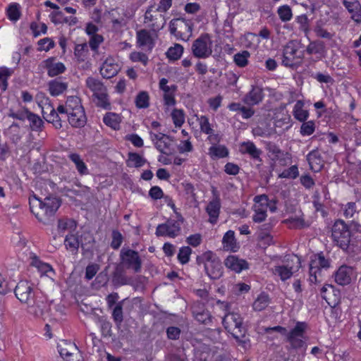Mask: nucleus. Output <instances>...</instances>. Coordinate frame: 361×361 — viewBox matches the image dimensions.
<instances>
[{"label":"nucleus","instance_id":"obj_1","mask_svg":"<svg viewBox=\"0 0 361 361\" xmlns=\"http://www.w3.org/2000/svg\"><path fill=\"white\" fill-rule=\"evenodd\" d=\"M29 204L31 212L44 224L54 216L61 205L59 200L55 197H47L44 201L34 197L29 199Z\"/></svg>","mask_w":361,"mask_h":361},{"label":"nucleus","instance_id":"obj_2","mask_svg":"<svg viewBox=\"0 0 361 361\" xmlns=\"http://www.w3.org/2000/svg\"><path fill=\"white\" fill-rule=\"evenodd\" d=\"M222 324L239 345L245 348L250 345V339L246 334L247 330L243 326V318L240 314L234 312L226 314L222 319Z\"/></svg>","mask_w":361,"mask_h":361},{"label":"nucleus","instance_id":"obj_3","mask_svg":"<svg viewBox=\"0 0 361 361\" xmlns=\"http://www.w3.org/2000/svg\"><path fill=\"white\" fill-rule=\"evenodd\" d=\"M197 264H204L207 275L213 280L220 279L224 273V267L220 259L212 251H207L196 258Z\"/></svg>","mask_w":361,"mask_h":361},{"label":"nucleus","instance_id":"obj_4","mask_svg":"<svg viewBox=\"0 0 361 361\" xmlns=\"http://www.w3.org/2000/svg\"><path fill=\"white\" fill-rule=\"evenodd\" d=\"M331 236L334 242L341 249L348 248L351 239V230L343 221L337 220L333 225Z\"/></svg>","mask_w":361,"mask_h":361},{"label":"nucleus","instance_id":"obj_5","mask_svg":"<svg viewBox=\"0 0 361 361\" xmlns=\"http://www.w3.org/2000/svg\"><path fill=\"white\" fill-rule=\"evenodd\" d=\"M284 262L286 264L275 266L273 269L274 274L280 277L283 281L290 279L300 268V259L296 255L288 256Z\"/></svg>","mask_w":361,"mask_h":361},{"label":"nucleus","instance_id":"obj_6","mask_svg":"<svg viewBox=\"0 0 361 361\" xmlns=\"http://www.w3.org/2000/svg\"><path fill=\"white\" fill-rule=\"evenodd\" d=\"M177 219H169L165 224H159L156 229L157 236L167 235L171 238L178 236L180 233V226L183 222V217L180 214H177Z\"/></svg>","mask_w":361,"mask_h":361},{"label":"nucleus","instance_id":"obj_7","mask_svg":"<svg viewBox=\"0 0 361 361\" xmlns=\"http://www.w3.org/2000/svg\"><path fill=\"white\" fill-rule=\"evenodd\" d=\"M120 259L126 269H133L135 273L141 271L142 259L137 251L123 247L120 252Z\"/></svg>","mask_w":361,"mask_h":361},{"label":"nucleus","instance_id":"obj_8","mask_svg":"<svg viewBox=\"0 0 361 361\" xmlns=\"http://www.w3.org/2000/svg\"><path fill=\"white\" fill-rule=\"evenodd\" d=\"M306 329L307 324L305 322H298L295 326L287 333L286 341L292 348H302L305 345L304 338Z\"/></svg>","mask_w":361,"mask_h":361},{"label":"nucleus","instance_id":"obj_9","mask_svg":"<svg viewBox=\"0 0 361 361\" xmlns=\"http://www.w3.org/2000/svg\"><path fill=\"white\" fill-rule=\"evenodd\" d=\"M211 44L209 35L208 34L202 35L192 44V54L198 59L209 57L212 53Z\"/></svg>","mask_w":361,"mask_h":361},{"label":"nucleus","instance_id":"obj_10","mask_svg":"<svg viewBox=\"0 0 361 361\" xmlns=\"http://www.w3.org/2000/svg\"><path fill=\"white\" fill-rule=\"evenodd\" d=\"M32 286V283L27 281H21L15 286V295L21 302L27 305L37 295L33 290Z\"/></svg>","mask_w":361,"mask_h":361},{"label":"nucleus","instance_id":"obj_11","mask_svg":"<svg viewBox=\"0 0 361 361\" xmlns=\"http://www.w3.org/2000/svg\"><path fill=\"white\" fill-rule=\"evenodd\" d=\"M254 201L253 209L255 214L252 220L255 223H261L267 216L268 197L266 195H257L255 197Z\"/></svg>","mask_w":361,"mask_h":361},{"label":"nucleus","instance_id":"obj_12","mask_svg":"<svg viewBox=\"0 0 361 361\" xmlns=\"http://www.w3.org/2000/svg\"><path fill=\"white\" fill-rule=\"evenodd\" d=\"M149 136L155 147L161 153L164 154L171 153L170 147L173 139L170 136L161 133H154L152 131L149 132Z\"/></svg>","mask_w":361,"mask_h":361},{"label":"nucleus","instance_id":"obj_13","mask_svg":"<svg viewBox=\"0 0 361 361\" xmlns=\"http://www.w3.org/2000/svg\"><path fill=\"white\" fill-rule=\"evenodd\" d=\"M330 262L326 259L322 253L314 256L310 264V281L312 283L317 281V274L320 272V268H329Z\"/></svg>","mask_w":361,"mask_h":361},{"label":"nucleus","instance_id":"obj_14","mask_svg":"<svg viewBox=\"0 0 361 361\" xmlns=\"http://www.w3.org/2000/svg\"><path fill=\"white\" fill-rule=\"evenodd\" d=\"M29 313L33 314L36 317H43L48 313L49 305L45 301L44 297L37 295L30 303L27 304Z\"/></svg>","mask_w":361,"mask_h":361},{"label":"nucleus","instance_id":"obj_15","mask_svg":"<svg viewBox=\"0 0 361 361\" xmlns=\"http://www.w3.org/2000/svg\"><path fill=\"white\" fill-rule=\"evenodd\" d=\"M154 32L142 29L137 32V43L140 47H146L147 51H152L154 47Z\"/></svg>","mask_w":361,"mask_h":361},{"label":"nucleus","instance_id":"obj_16","mask_svg":"<svg viewBox=\"0 0 361 361\" xmlns=\"http://www.w3.org/2000/svg\"><path fill=\"white\" fill-rule=\"evenodd\" d=\"M240 152L242 154H248L251 159L256 160L259 163L262 161L260 157L262 154V151L260 149H258L252 142H243L240 145ZM260 164H258L257 166L259 167Z\"/></svg>","mask_w":361,"mask_h":361},{"label":"nucleus","instance_id":"obj_17","mask_svg":"<svg viewBox=\"0 0 361 361\" xmlns=\"http://www.w3.org/2000/svg\"><path fill=\"white\" fill-rule=\"evenodd\" d=\"M119 71V66L116 63L115 59L109 57L102 63L100 68V73L104 78H111L115 76Z\"/></svg>","mask_w":361,"mask_h":361},{"label":"nucleus","instance_id":"obj_18","mask_svg":"<svg viewBox=\"0 0 361 361\" xmlns=\"http://www.w3.org/2000/svg\"><path fill=\"white\" fill-rule=\"evenodd\" d=\"M68 118L69 123L74 128H82L87 122L83 108L75 109L74 111L69 112Z\"/></svg>","mask_w":361,"mask_h":361},{"label":"nucleus","instance_id":"obj_19","mask_svg":"<svg viewBox=\"0 0 361 361\" xmlns=\"http://www.w3.org/2000/svg\"><path fill=\"white\" fill-rule=\"evenodd\" d=\"M343 4L356 23H361V4L357 0H343Z\"/></svg>","mask_w":361,"mask_h":361},{"label":"nucleus","instance_id":"obj_20","mask_svg":"<svg viewBox=\"0 0 361 361\" xmlns=\"http://www.w3.org/2000/svg\"><path fill=\"white\" fill-rule=\"evenodd\" d=\"M353 271V269L346 265L340 267L335 273V281L341 286L349 284L351 281Z\"/></svg>","mask_w":361,"mask_h":361},{"label":"nucleus","instance_id":"obj_21","mask_svg":"<svg viewBox=\"0 0 361 361\" xmlns=\"http://www.w3.org/2000/svg\"><path fill=\"white\" fill-rule=\"evenodd\" d=\"M263 89L259 86H252L251 90L244 97V102L254 106L260 103L264 98Z\"/></svg>","mask_w":361,"mask_h":361},{"label":"nucleus","instance_id":"obj_22","mask_svg":"<svg viewBox=\"0 0 361 361\" xmlns=\"http://www.w3.org/2000/svg\"><path fill=\"white\" fill-rule=\"evenodd\" d=\"M225 266L237 273L248 269L249 264L245 259H239L236 256L230 255L224 261Z\"/></svg>","mask_w":361,"mask_h":361},{"label":"nucleus","instance_id":"obj_23","mask_svg":"<svg viewBox=\"0 0 361 361\" xmlns=\"http://www.w3.org/2000/svg\"><path fill=\"white\" fill-rule=\"evenodd\" d=\"M54 58L51 57L44 61V68L47 69L49 77H55L66 71V66L63 63H54Z\"/></svg>","mask_w":361,"mask_h":361},{"label":"nucleus","instance_id":"obj_24","mask_svg":"<svg viewBox=\"0 0 361 361\" xmlns=\"http://www.w3.org/2000/svg\"><path fill=\"white\" fill-rule=\"evenodd\" d=\"M112 283L114 286L118 287L130 283V279L126 276L124 269L117 266L112 274Z\"/></svg>","mask_w":361,"mask_h":361},{"label":"nucleus","instance_id":"obj_25","mask_svg":"<svg viewBox=\"0 0 361 361\" xmlns=\"http://www.w3.org/2000/svg\"><path fill=\"white\" fill-rule=\"evenodd\" d=\"M49 91L51 96L56 97L63 93L68 88V83L61 80V78L49 82Z\"/></svg>","mask_w":361,"mask_h":361},{"label":"nucleus","instance_id":"obj_26","mask_svg":"<svg viewBox=\"0 0 361 361\" xmlns=\"http://www.w3.org/2000/svg\"><path fill=\"white\" fill-rule=\"evenodd\" d=\"M283 54L293 57L296 61L301 60L303 58V53L299 51V44L296 41L290 40L284 47Z\"/></svg>","mask_w":361,"mask_h":361},{"label":"nucleus","instance_id":"obj_27","mask_svg":"<svg viewBox=\"0 0 361 361\" xmlns=\"http://www.w3.org/2000/svg\"><path fill=\"white\" fill-rule=\"evenodd\" d=\"M307 160L310 169L315 172L319 171L323 167V161L317 150L311 151L307 156Z\"/></svg>","mask_w":361,"mask_h":361},{"label":"nucleus","instance_id":"obj_28","mask_svg":"<svg viewBox=\"0 0 361 361\" xmlns=\"http://www.w3.org/2000/svg\"><path fill=\"white\" fill-rule=\"evenodd\" d=\"M221 209V201L211 200L206 207V211L209 216V222L216 223Z\"/></svg>","mask_w":361,"mask_h":361},{"label":"nucleus","instance_id":"obj_29","mask_svg":"<svg viewBox=\"0 0 361 361\" xmlns=\"http://www.w3.org/2000/svg\"><path fill=\"white\" fill-rule=\"evenodd\" d=\"M222 243L224 244V248L227 250L236 252L239 248L235 238V233L233 231L229 230L224 234L222 239Z\"/></svg>","mask_w":361,"mask_h":361},{"label":"nucleus","instance_id":"obj_30","mask_svg":"<svg viewBox=\"0 0 361 361\" xmlns=\"http://www.w3.org/2000/svg\"><path fill=\"white\" fill-rule=\"evenodd\" d=\"M86 86L94 93V96L106 91V87L104 84L98 79L92 77H88L86 79Z\"/></svg>","mask_w":361,"mask_h":361},{"label":"nucleus","instance_id":"obj_31","mask_svg":"<svg viewBox=\"0 0 361 361\" xmlns=\"http://www.w3.org/2000/svg\"><path fill=\"white\" fill-rule=\"evenodd\" d=\"M31 265L35 267L42 274H46L50 278L52 276L51 274H54V269L49 264L41 262L37 257L32 258Z\"/></svg>","mask_w":361,"mask_h":361},{"label":"nucleus","instance_id":"obj_32","mask_svg":"<svg viewBox=\"0 0 361 361\" xmlns=\"http://www.w3.org/2000/svg\"><path fill=\"white\" fill-rule=\"evenodd\" d=\"M192 313L195 319L201 324L209 325L212 322V316L207 310L194 309Z\"/></svg>","mask_w":361,"mask_h":361},{"label":"nucleus","instance_id":"obj_33","mask_svg":"<svg viewBox=\"0 0 361 361\" xmlns=\"http://www.w3.org/2000/svg\"><path fill=\"white\" fill-rule=\"evenodd\" d=\"M103 121L106 126L116 130L119 128L121 117L118 114L109 112L104 116Z\"/></svg>","mask_w":361,"mask_h":361},{"label":"nucleus","instance_id":"obj_34","mask_svg":"<svg viewBox=\"0 0 361 361\" xmlns=\"http://www.w3.org/2000/svg\"><path fill=\"white\" fill-rule=\"evenodd\" d=\"M146 162V159L135 152H129L128 158L127 160V165L129 167H141Z\"/></svg>","mask_w":361,"mask_h":361},{"label":"nucleus","instance_id":"obj_35","mask_svg":"<svg viewBox=\"0 0 361 361\" xmlns=\"http://www.w3.org/2000/svg\"><path fill=\"white\" fill-rule=\"evenodd\" d=\"M302 105V102L298 101L293 108V116L295 119L300 122L305 121L309 117L308 111L303 109Z\"/></svg>","mask_w":361,"mask_h":361},{"label":"nucleus","instance_id":"obj_36","mask_svg":"<svg viewBox=\"0 0 361 361\" xmlns=\"http://www.w3.org/2000/svg\"><path fill=\"white\" fill-rule=\"evenodd\" d=\"M68 158L75 164L80 174L84 175L88 173L87 168L79 154L75 153L70 154Z\"/></svg>","mask_w":361,"mask_h":361},{"label":"nucleus","instance_id":"obj_37","mask_svg":"<svg viewBox=\"0 0 361 361\" xmlns=\"http://www.w3.org/2000/svg\"><path fill=\"white\" fill-rule=\"evenodd\" d=\"M13 70L6 67L0 68V90L5 92L8 87V79L13 73Z\"/></svg>","mask_w":361,"mask_h":361},{"label":"nucleus","instance_id":"obj_38","mask_svg":"<svg viewBox=\"0 0 361 361\" xmlns=\"http://www.w3.org/2000/svg\"><path fill=\"white\" fill-rule=\"evenodd\" d=\"M250 56V52L247 50H244L235 54L233 56V61L238 67L243 68L248 64V59Z\"/></svg>","mask_w":361,"mask_h":361},{"label":"nucleus","instance_id":"obj_39","mask_svg":"<svg viewBox=\"0 0 361 361\" xmlns=\"http://www.w3.org/2000/svg\"><path fill=\"white\" fill-rule=\"evenodd\" d=\"M6 134L10 137L11 141L17 144L20 140V126L16 123H13L6 130Z\"/></svg>","mask_w":361,"mask_h":361},{"label":"nucleus","instance_id":"obj_40","mask_svg":"<svg viewBox=\"0 0 361 361\" xmlns=\"http://www.w3.org/2000/svg\"><path fill=\"white\" fill-rule=\"evenodd\" d=\"M325 51V44L322 41L311 42L306 48L308 54H322Z\"/></svg>","mask_w":361,"mask_h":361},{"label":"nucleus","instance_id":"obj_41","mask_svg":"<svg viewBox=\"0 0 361 361\" xmlns=\"http://www.w3.org/2000/svg\"><path fill=\"white\" fill-rule=\"evenodd\" d=\"M209 150L212 158H224L228 155V150L224 145H213Z\"/></svg>","mask_w":361,"mask_h":361},{"label":"nucleus","instance_id":"obj_42","mask_svg":"<svg viewBox=\"0 0 361 361\" xmlns=\"http://www.w3.org/2000/svg\"><path fill=\"white\" fill-rule=\"evenodd\" d=\"M269 304V298L267 294H260L253 303V308L256 311L264 310Z\"/></svg>","mask_w":361,"mask_h":361},{"label":"nucleus","instance_id":"obj_43","mask_svg":"<svg viewBox=\"0 0 361 361\" xmlns=\"http://www.w3.org/2000/svg\"><path fill=\"white\" fill-rule=\"evenodd\" d=\"M112 318L116 325L119 326L123 321V301L118 302L112 311Z\"/></svg>","mask_w":361,"mask_h":361},{"label":"nucleus","instance_id":"obj_44","mask_svg":"<svg viewBox=\"0 0 361 361\" xmlns=\"http://www.w3.org/2000/svg\"><path fill=\"white\" fill-rule=\"evenodd\" d=\"M64 243L68 250H70L74 254L77 253L80 243L78 238L75 235H66Z\"/></svg>","mask_w":361,"mask_h":361},{"label":"nucleus","instance_id":"obj_45","mask_svg":"<svg viewBox=\"0 0 361 361\" xmlns=\"http://www.w3.org/2000/svg\"><path fill=\"white\" fill-rule=\"evenodd\" d=\"M284 223L289 224L290 228L295 229H301L309 226L302 217H290L284 221Z\"/></svg>","mask_w":361,"mask_h":361},{"label":"nucleus","instance_id":"obj_46","mask_svg":"<svg viewBox=\"0 0 361 361\" xmlns=\"http://www.w3.org/2000/svg\"><path fill=\"white\" fill-rule=\"evenodd\" d=\"M200 125L201 132L204 134H212L214 133V130L212 128V125L209 121V118L206 116H201L197 119Z\"/></svg>","mask_w":361,"mask_h":361},{"label":"nucleus","instance_id":"obj_47","mask_svg":"<svg viewBox=\"0 0 361 361\" xmlns=\"http://www.w3.org/2000/svg\"><path fill=\"white\" fill-rule=\"evenodd\" d=\"M149 95L147 92H140L135 98V105L139 109L147 108L149 105Z\"/></svg>","mask_w":361,"mask_h":361},{"label":"nucleus","instance_id":"obj_48","mask_svg":"<svg viewBox=\"0 0 361 361\" xmlns=\"http://www.w3.org/2000/svg\"><path fill=\"white\" fill-rule=\"evenodd\" d=\"M87 45L86 43L77 44L75 47L74 54L78 61H85L87 55Z\"/></svg>","mask_w":361,"mask_h":361},{"label":"nucleus","instance_id":"obj_49","mask_svg":"<svg viewBox=\"0 0 361 361\" xmlns=\"http://www.w3.org/2000/svg\"><path fill=\"white\" fill-rule=\"evenodd\" d=\"M183 52V47L180 44H176L174 47L168 49L166 56L169 59L176 61L180 58Z\"/></svg>","mask_w":361,"mask_h":361},{"label":"nucleus","instance_id":"obj_50","mask_svg":"<svg viewBox=\"0 0 361 361\" xmlns=\"http://www.w3.org/2000/svg\"><path fill=\"white\" fill-rule=\"evenodd\" d=\"M98 321L100 324L102 335L105 337L111 336V335H112V332H111L112 324H111V323L109 320H107L106 318H105L104 317H99Z\"/></svg>","mask_w":361,"mask_h":361},{"label":"nucleus","instance_id":"obj_51","mask_svg":"<svg viewBox=\"0 0 361 361\" xmlns=\"http://www.w3.org/2000/svg\"><path fill=\"white\" fill-rule=\"evenodd\" d=\"M30 121V127L32 130H39L42 126L43 125V121L41 119V118L30 111V114H29L28 119Z\"/></svg>","mask_w":361,"mask_h":361},{"label":"nucleus","instance_id":"obj_52","mask_svg":"<svg viewBox=\"0 0 361 361\" xmlns=\"http://www.w3.org/2000/svg\"><path fill=\"white\" fill-rule=\"evenodd\" d=\"M171 117L176 127H180L185 122V114L182 109H174Z\"/></svg>","mask_w":361,"mask_h":361},{"label":"nucleus","instance_id":"obj_53","mask_svg":"<svg viewBox=\"0 0 361 361\" xmlns=\"http://www.w3.org/2000/svg\"><path fill=\"white\" fill-rule=\"evenodd\" d=\"M66 105L69 112H73L75 109L83 108L80 103V99L76 96H71L67 98Z\"/></svg>","mask_w":361,"mask_h":361},{"label":"nucleus","instance_id":"obj_54","mask_svg":"<svg viewBox=\"0 0 361 361\" xmlns=\"http://www.w3.org/2000/svg\"><path fill=\"white\" fill-rule=\"evenodd\" d=\"M192 253V249L188 247H183L179 250V252L178 254V259L180 264H185L188 263L190 260V256Z\"/></svg>","mask_w":361,"mask_h":361},{"label":"nucleus","instance_id":"obj_55","mask_svg":"<svg viewBox=\"0 0 361 361\" xmlns=\"http://www.w3.org/2000/svg\"><path fill=\"white\" fill-rule=\"evenodd\" d=\"M278 14L281 20L283 22L290 20L293 16L291 8L287 5L279 7L278 9Z\"/></svg>","mask_w":361,"mask_h":361},{"label":"nucleus","instance_id":"obj_56","mask_svg":"<svg viewBox=\"0 0 361 361\" xmlns=\"http://www.w3.org/2000/svg\"><path fill=\"white\" fill-rule=\"evenodd\" d=\"M299 175L298 166L295 165L291 166L288 169H285L279 177L281 178H296Z\"/></svg>","mask_w":361,"mask_h":361},{"label":"nucleus","instance_id":"obj_57","mask_svg":"<svg viewBox=\"0 0 361 361\" xmlns=\"http://www.w3.org/2000/svg\"><path fill=\"white\" fill-rule=\"evenodd\" d=\"M94 96L97 99V105L98 106L105 109H109L110 108V103L108 99L106 91H104V92L99 93Z\"/></svg>","mask_w":361,"mask_h":361},{"label":"nucleus","instance_id":"obj_58","mask_svg":"<svg viewBox=\"0 0 361 361\" xmlns=\"http://www.w3.org/2000/svg\"><path fill=\"white\" fill-rule=\"evenodd\" d=\"M8 17L11 20L16 21L20 18V12L19 11V5L13 4L9 6L7 10Z\"/></svg>","mask_w":361,"mask_h":361},{"label":"nucleus","instance_id":"obj_59","mask_svg":"<svg viewBox=\"0 0 361 361\" xmlns=\"http://www.w3.org/2000/svg\"><path fill=\"white\" fill-rule=\"evenodd\" d=\"M71 353L66 356V361H81L82 355L75 344H68Z\"/></svg>","mask_w":361,"mask_h":361},{"label":"nucleus","instance_id":"obj_60","mask_svg":"<svg viewBox=\"0 0 361 361\" xmlns=\"http://www.w3.org/2000/svg\"><path fill=\"white\" fill-rule=\"evenodd\" d=\"M315 130V123L313 121H304L300 127V133L305 135H312Z\"/></svg>","mask_w":361,"mask_h":361},{"label":"nucleus","instance_id":"obj_61","mask_svg":"<svg viewBox=\"0 0 361 361\" xmlns=\"http://www.w3.org/2000/svg\"><path fill=\"white\" fill-rule=\"evenodd\" d=\"M38 51H48L54 47V42L49 37H45L38 42Z\"/></svg>","mask_w":361,"mask_h":361},{"label":"nucleus","instance_id":"obj_62","mask_svg":"<svg viewBox=\"0 0 361 361\" xmlns=\"http://www.w3.org/2000/svg\"><path fill=\"white\" fill-rule=\"evenodd\" d=\"M112 241L111 243V247L117 250L120 247L122 242H123V236L121 233L116 230L112 231Z\"/></svg>","mask_w":361,"mask_h":361},{"label":"nucleus","instance_id":"obj_63","mask_svg":"<svg viewBox=\"0 0 361 361\" xmlns=\"http://www.w3.org/2000/svg\"><path fill=\"white\" fill-rule=\"evenodd\" d=\"M300 64V61H296L293 57L283 53L282 65L286 67L295 68Z\"/></svg>","mask_w":361,"mask_h":361},{"label":"nucleus","instance_id":"obj_64","mask_svg":"<svg viewBox=\"0 0 361 361\" xmlns=\"http://www.w3.org/2000/svg\"><path fill=\"white\" fill-rule=\"evenodd\" d=\"M130 59L134 62H141L144 65H147L148 62L147 56L142 52L134 51L130 55Z\"/></svg>","mask_w":361,"mask_h":361}]
</instances>
